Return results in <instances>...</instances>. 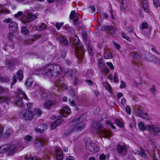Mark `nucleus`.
Returning a JSON list of instances; mask_svg holds the SVG:
<instances>
[{"label":"nucleus","instance_id":"20","mask_svg":"<svg viewBox=\"0 0 160 160\" xmlns=\"http://www.w3.org/2000/svg\"><path fill=\"white\" fill-rule=\"evenodd\" d=\"M54 104L52 101H47L44 103L43 106L45 108L49 109Z\"/></svg>","mask_w":160,"mask_h":160},{"label":"nucleus","instance_id":"1","mask_svg":"<svg viewBox=\"0 0 160 160\" xmlns=\"http://www.w3.org/2000/svg\"><path fill=\"white\" fill-rule=\"evenodd\" d=\"M45 76L48 77H56L60 74L62 69L61 66L57 64H49L43 68Z\"/></svg>","mask_w":160,"mask_h":160},{"label":"nucleus","instance_id":"19","mask_svg":"<svg viewBox=\"0 0 160 160\" xmlns=\"http://www.w3.org/2000/svg\"><path fill=\"white\" fill-rule=\"evenodd\" d=\"M9 28L10 31H15L17 30V25L15 22L11 23L9 25Z\"/></svg>","mask_w":160,"mask_h":160},{"label":"nucleus","instance_id":"7","mask_svg":"<svg viewBox=\"0 0 160 160\" xmlns=\"http://www.w3.org/2000/svg\"><path fill=\"white\" fill-rule=\"evenodd\" d=\"M38 15H35L32 14H29L28 15L22 19L23 23L27 25L30 22L33 21L37 18Z\"/></svg>","mask_w":160,"mask_h":160},{"label":"nucleus","instance_id":"64","mask_svg":"<svg viewBox=\"0 0 160 160\" xmlns=\"http://www.w3.org/2000/svg\"><path fill=\"white\" fill-rule=\"evenodd\" d=\"M39 159H37L36 156L30 157L27 159L26 160H39Z\"/></svg>","mask_w":160,"mask_h":160},{"label":"nucleus","instance_id":"24","mask_svg":"<svg viewBox=\"0 0 160 160\" xmlns=\"http://www.w3.org/2000/svg\"><path fill=\"white\" fill-rule=\"evenodd\" d=\"M57 156L56 160H62L63 157L62 155V152L59 150H58L57 151Z\"/></svg>","mask_w":160,"mask_h":160},{"label":"nucleus","instance_id":"6","mask_svg":"<svg viewBox=\"0 0 160 160\" xmlns=\"http://www.w3.org/2000/svg\"><path fill=\"white\" fill-rule=\"evenodd\" d=\"M146 130L150 132L155 136H158L159 132H160V128L155 124L146 125Z\"/></svg>","mask_w":160,"mask_h":160},{"label":"nucleus","instance_id":"52","mask_svg":"<svg viewBox=\"0 0 160 160\" xmlns=\"http://www.w3.org/2000/svg\"><path fill=\"white\" fill-rule=\"evenodd\" d=\"M15 104H16L18 107L22 106L23 104L22 101H17Z\"/></svg>","mask_w":160,"mask_h":160},{"label":"nucleus","instance_id":"4","mask_svg":"<svg viewBox=\"0 0 160 160\" xmlns=\"http://www.w3.org/2000/svg\"><path fill=\"white\" fill-rule=\"evenodd\" d=\"M19 150V149L15 145L8 144L0 147V154L8 151L10 154H12Z\"/></svg>","mask_w":160,"mask_h":160},{"label":"nucleus","instance_id":"21","mask_svg":"<svg viewBox=\"0 0 160 160\" xmlns=\"http://www.w3.org/2000/svg\"><path fill=\"white\" fill-rule=\"evenodd\" d=\"M55 83L57 87L60 88L62 89H66L67 88V87L66 86L63 85V82L62 81H56Z\"/></svg>","mask_w":160,"mask_h":160},{"label":"nucleus","instance_id":"53","mask_svg":"<svg viewBox=\"0 0 160 160\" xmlns=\"http://www.w3.org/2000/svg\"><path fill=\"white\" fill-rule=\"evenodd\" d=\"M113 80L114 82H115L117 83L119 82L118 77V73L117 72H115L114 73Z\"/></svg>","mask_w":160,"mask_h":160},{"label":"nucleus","instance_id":"40","mask_svg":"<svg viewBox=\"0 0 160 160\" xmlns=\"http://www.w3.org/2000/svg\"><path fill=\"white\" fill-rule=\"evenodd\" d=\"M148 24L146 22H143L140 28L142 29H145L148 26Z\"/></svg>","mask_w":160,"mask_h":160},{"label":"nucleus","instance_id":"61","mask_svg":"<svg viewBox=\"0 0 160 160\" xmlns=\"http://www.w3.org/2000/svg\"><path fill=\"white\" fill-rule=\"evenodd\" d=\"M35 131H36V132H39V133H42L44 132V129H41L40 128H37L35 129Z\"/></svg>","mask_w":160,"mask_h":160},{"label":"nucleus","instance_id":"55","mask_svg":"<svg viewBox=\"0 0 160 160\" xmlns=\"http://www.w3.org/2000/svg\"><path fill=\"white\" fill-rule=\"evenodd\" d=\"M152 47L151 48L153 52H155L156 53L158 54V55H160V53L158 52V51L156 49L155 46L153 45H152Z\"/></svg>","mask_w":160,"mask_h":160},{"label":"nucleus","instance_id":"48","mask_svg":"<svg viewBox=\"0 0 160 160\" xmlns=\"http://www.w3.org/2000/svg\"><path fill=\"white\" fill-rule=\"evenodd\" d=\"M150 155L152 156V160H158V159L156 158V155L155 154L154 151H153L152 152H150Z\"/></svg>","mask_w":160,"mask_h":160},{"label":"nucleus","instance_id":"31","mask_svg":"<svg viewBox=\"0 0 160 160\" xmlns=\"http://www.w3.org/2000/svg\"><path fill=\"white\" fill-rule=\"evenodd\" d=\"M143 110L142 108L141 107H140L138 108H136L135 110L138 115L140 116L143 112Z\"/></svg>","mask_w":160,"mask_h":160},{"label":"nucleus","instance_id":"35","mask_svg":"<svg viewBox=\"0 0 160 160\" xmlns=\"http://www.w3.org/2000/svg\"><path fill=\"white\" fill-rule=\"evenodd\" d=\"M104 57L106 59H111L112 58L111 54L108 52L105 53L104 55Z\"/></svg>","mask_w":160,"mask_h":160},{"label":"nucleus","instance_id":"46","mask_svg":"<svg viewBox=\"0 0 160 160\" xmlns=\"http://www.w3.org/2000/svg\"><path fill=\"white\" fill-rule=\"evenodd\" d=\"M121 35L122 37L128 41H130L131 40V39L128 36L126 35L124 32H122L121 33Z\"/></svg>","mask_w":160,"mask_h":160},{"label":"nucleus","instance_id":"42","mask_svg":"<svg viewBox=\"0 0 160 160\" xmlns=\"http://www.w3.org/2000/svg\"><path fill=\"white\" fill-rule=\"evenodd\" d=\"M24 139L27 141L30 142L32 140V137L28 135H26L24 137Z\"/></svg>","mask_w":160,"mask_h":160},{"label":"nucleus","instance_id":"5","mask_svg":"<svg viewBox=\"0 0 160 160\" xmlns=\"http://www.w3.org/2000/svg\"><path fill=\"white\" fill-rule=\"evenodd\" d=\"M82 122V118L81 117L74 119L73 122L74 127L72 131H79L83 130L85 128V125Z\"/></svg>","mask_w":160,"mask_h":160},{"label":"nucleus","instance_id":"12","mask_svg":"<svg viewBox=\"0 0 160 160\" xmlns=\"http://www.w3.org/2000/svg\"><path fill=\"white\" fill-rule=\"evenodd\" d=\"M101 30L111 32V33L113 35H114L115 32V30L113 29V28L112 26H104L102 27Z\"/></svg>","mask_w":160,"mask_h":160},{"label":"nucleus","instance_id":"49","mask_svg":"<svg viewBox=\"0 0 160 160\" xmlns=\"http://www.w3.org/2000/svg\"><path fill=\"white\" fill-rule=\"evenodd\" d=\"M106 123L110 126L112 129H115L116 127L113 125V123L110 121H107L106 122Z\"/></svg>","mask_w":160,"mask_h":160},{"label":"nucleus","instance_id":"39","mask_svg":"<svg viewBox=\"0 0 160 160\" xmlns=\"http://www.w3.org/2000/svg\"><path fill=\"white\" fill-rule=\"evenodd\" d=\"M88 50L89 53L91 56L93 55V52H92V48L91 45L88 44Z\"/></svg>","mask_w":160,"mask_h":160},{"label":"nucleus","instance_id":"54","mask_svg":"<svg viewBox=\"0 0 160 160\" xmlns=\"http://www.w3.org/2000/svg\"><path fill=\"white\" fill-rule=\"evenodd\" d=\"M140 155L142 157L144 158H146L147 157V155L145 152L143 150H142L141 152L139 153Z\"/></svg>","mask_w":160,"mask_h":160},{"label":"nucleus","instance_id":"2","mask_svg":"<svg viewBox=\"0 0 160 160\" xmlns=\"http://www.w3.org/2000/svg\"><path fill=\"white\" fill-rule=\"evenodd\" d=\"M73 43L76 45L75 53L80 61H82L84 58V48L79 43L78 37L75 35L73 38Z\"/></svg>","mask_w":160,"mask_h":160},{"label":"nucleus","instance_id":"57","mask_svg":"<svg viewBox=\"0 0 160 160\" xmlns=\"http://www.w3.org/2000/svg\"><path fill=\"white\" fill-rule=\"evenodd\" d=\"M12 79L13 81L11 83V87L15 83L17 82L16 77L15 75H14L12 77Z\"/></svg>","mask_w":160,"mask_h":160},{"label":"nucleus","instance_id":"50","mask_svg":"<svg viewBox=\"0 0 160 160\" xmlns=\"http://www.w3.org/2000/svg\"><path fill=\"white\" fill-rule=\"evenodd\" d=\"M76 13L75 11H72L70 15L69 16V18L70 19H72L75 16V15L76 14Z\"/></svg>","mask_w":160,"mask_h":160},{"label":"nucleus","instance_id":"45","mask_svg":"<svg viewBox=\"0 0 160 160\" xmlns=\"http://www.w3.org/2000/svg\"><path fill=\"white\" fill-rule=\"evenodd\" d=\"M121 35L122 37L128 41H130L131 40V39L128 36L126 35L124 32H122L121 33Z\"/></svg>","mask_w":160,"mask_h":160},{"label":"nucleus","instance_id":"17","mask_svg":"<svg viewBox=\"0 0 160 160\" xmlns=\"http://www.w3.org/2000/svg\"><path fill=\"white\" fill-rule=\"evenodd\" d=\"M33 38L32 39V40H27L24 42V44L27 45L28 44L32 43V42L35 39H38L41 38V36L39 35L36 34L33 36Z\"/></svg>","mask_w":160,"mask_h":160},{"label":"nucleus","instance_id":"43","mask_svg":"<svg viewBox=\"0 0 160 160\" xmlns=\"http://www.w3.org/2000/svg\"><path fill=\"white\" fill-rule=\"evenodd\" d=\"M104 87L106 90H107L110 92H111L112 91L111 87L108 84H105L104 85Z\"/></svg>","mask_w":160,"mask_h":160},{"label":"nucleus","instance_id":"44","mask_svg":"<svg viewBox=\"0 0 160 160\" xmlns=\"http://www.w3.org/2000/svg\"><path fill=\"white\" fill-rule=\"evenodd\" d=\"M149 91L152 94H155L156 92V89L154 85H153L152 87L150 88Z\"/></svg>","mask_w":160,"mask_h":160},{"label":"nucleus","instance_id":"28","mask_svg":"<svg viewBox=\"0 0 160 160\" xmlns=\"http://www.w3.org/2000/svg\"><path fill=\"white\" fill-rule=\"evenodd\" d=\"M21 31L25 35H28L30 33V31L28 30L26 27H23L22 28Z\"/></svg>","mask_w":160,"mask_h":160},{"label":"nucleus","instance_id":"33","mask_svg":"<svg viewBox=\"0 0 160 160\" xmlns=\"http://www.w3.org/2000/svg\"><path fill=\"white\" fill-rule=\"evenodd\" d=\"M17 75L18 79L20 80H21L23 78V77L22 71L21 70H19L17 72Z\"/></svg>","mask_w":160,"mask_h":160},{"label":"nucleus","instance_id":"36","mask_svg":"<svg viewBox=\"0 0 160 160\" xmlns=\"http://www.w3.org/2000/svg\"><path fill=\"white\" fill-rule=\"evenodd\" d=\"M133 58L136 59H138L140 58L141 57V54H139L137 52H135L133 55Z\"/></svg>","mask_w":160,"mask_h":160},{"label":"nucleus","instance_id":"26","mask_svg":"<svg viewBox=\"0 0 160 160\" xmlns=\"http://www.w3.org/2000/svg\"><path fill=\"white\" fill-rule=\"evenodd\" d=\"M138 127L140 130L142 131L146 130V125L144 126V123L142 122H140L138 124Z\"/></svg>","mask_w":160,"mask_h":160},{"label":"nucleus","instance_id":"13","mask_svg":"<svg viewBox=\"0 0 160 160\" xmlns=\"http://www.w3.org/2000/svg\"><path fill=\"white\" fill-rule=\"evenodd\" d=\"M47 140L43 138H38L35 142V144L38 146H42L44 144H45L47 142Z\"/></svg>","mask_w":160,"mask_h":160},{"label":"nucleus","instance_id":"11","mask_svg":"<svg viewBox=\"0 0 160 160\" xmlns=\"http://www.w3.org/2000/svg\"><path fill=\"white\" fill-rule=\"evenodd\" d=\"M100 133L104 137L109 138L111 136L112 132L109 130L104 129L99 131Z\"/></svg>","mask_w":160,"mask_h":160},{"label":"nucleus","instance_id":"16","mask_svg":"<svg viewBox=\"0 0 160 160\" xmlns=\"http://www.w3.org/2000/svg\"><path fill=\"white\" fill-rule=\"evenodd\" d=\"M57 40H58L60 43L65 45H69V42L68 40L62 36H60L58 37Z\"/></svg>","mask_w":160,"mask_h":160},{"label":"nucleus","instance_id":"63","mask_svg":"<svg viewBox=\"0 0 160 160\" xmlns=\"http://www.w3.org/2000/svg\"><path fill=\"white\" fill-rule=\"evenodd\" d=\"M42 72V69H37L35 71V73L36 74L39 75Z\"/></svg>","mask_w":160,"mask_h":160},{"label":"nucleus","instance_id":"59","mask_svg":"<svg viewBox=\"0 0 160 160\" xmlns=\"http://www.w3.org/2000/svg\"><path fill=\"white\" fill-rule=\"evenodd\" d=\"M126 112L129 114H130L131 113V110L130 106H127L126 108Z\"/></svg>","mask_w":160,"mask_h":160},{"label":"nucleus","instance_id":"9","mask_svg":"<svg viewBox=\"0 0 160 160\" xmlns=\"http://www.w3.org/2000/svg\"><path fill=\"white\" fill-rule=\"evenodd\" d=\"M60 113L62 117H66L71 113V110L69 107L65 106L61 110Z\"/></svg>","mask_w":160,"mask_h":160},{"label":"nucleus","instance_id":"51","mask_svg":"<svg viewBox=\"0 0 160 160\" xmlns=\"http://www.w3.org/2000/svg\"><path fill=\"white\" fill-rule=\"evenodd\" d=\"M139 116L144 119H146L148 118V115L147 113L143 112Z\"/></svg>","mask_w":160,"mask_h":160},{"label":"nucleus","instance_id":"30","mask_svg":"<svg viewBox=\"0 0 160 160\" xmlns=\"http://www.w3.org/2000/svg\"><path fill=\"white\" fill-rule=\"evenodd\" d=\"M115 122L120 127L122 128L124 126V123L118 119H115Z\"/></svg>","mask_w":160,"mask_h":160},{"label":"nucleus","instance_id":"22","mask_svg":"<svg viewBox=\"0 0 160 160\" xmlns=\"http://www.w3.org/2000/svg\"><path fill=\"white\" fill-rule=\"evenodd\" d=\"M142 6L144 10L146 12H148V7L147 1L146 0H142L141 2Z\"/></svg>","mask_w":160,"mask_h":160},{"label":"nucleus","instance_id":"29","mask_svg":"<svg viewBox=\"0 0 160 160\" xmlns=\"http://www.w3.org/2000/svg\"><path fill=\"white\" fill-rule=\"evenodd\" d=\"M84 74L86 76H88L91 77L93 76V73L92 70L91 69H88L86 72H85Z\"/></svg>","mask_w":160,"mask_h":160},{"label":"nucleus","instance_id":"41","mask_svg":"<svg viewBox=\"0 0 160 160\" xmlns=\"http://www.w3.org/2000/svg\"><path fill=\"white\" fill-rule=\"evenodd\" d=\"M115 48L118 50H119L121 48V46L120 45L114 41L112 42Z\"/></svg>","mask_w":160,"mask_h":160},{"label":"nucleus","instance_id":"37","mask_svg":"<svg viewBox=\"0 0 160 160\" xmlns=\"http://www.w3.org/2000/svg\"><path fill=\"white\" fill-rule=\"evenodd\" d=\"M9 81L10 79L8 77L0 78V81L2 82H8Z\"/></svg>","mask_w":160,"mask_h":160},{"label":"nucleus","instance_id":"56","mask_svg":"<svg viewBox=\"0 0 160 160\" xmlns=\"http://www.w3.org/2000/svg\"><path fill=\"white\" fill-rule=\"evenodd\" d=\"M107 65L112 70L114 69V67L112 63L110 62H107L106 63Z\"/></svg>","mask_w":160,"mask_h":160},{"label":"nucleus","instance_id":"38","mask_svg":"<svg viewBox=\"0 0 160 160\" xmlns=\"http://www.w3.org/2000/svg\"><path fill=\"white\" fill-rule=\"evenodd\" d=\"M34 113L35 115L39 116L42 114V112L40 109H36L34 110Z\"/></svg>","mask_w":160,"mask_h":160},{"label":"nucleus","instance_id":"62","mask_svg":"<svg viewBox=\"0 0 160 160\" xmlns=\"http://www.w3.org/2000/svg\"><path fill=\"white\" fill-rule=\"evenodd\" d=\"M22 14V11H19L17 13L14 14V16L15 18H18Z\"/></svg>","mask_w":160,"mask_h":160},{"label":"nucleus","instance_id":"18","mask_svg":"<svg viewBox=\"0 0 160 160\" xmlns=\"http://www.w3.org/2000/svg\"><path fill=\"white\" fill-rule=\"evenodd\" d=\"M62 121L61 118L58 119L56 120L51 125V128L52 129H54L58 125H59Z\"/></svg>","mask_w":160,"mask_h":160},{"label":"nucleus","instance_id":"8","mask_svg":"<svg viewBox=\"0 0 160 160\" xmlns=\"http://www.w3.org/2000/svg\"><path fill=\"white\" fill-rule=\"evenodd\" d=\"M23 118L26 120H30L32 118V113L29 110H25L22 112Z\"/></svg>","mask_w":160,"mask_h":160},{"label":"nucleus","instance_id":"60","mask_svg":"<svg viewBox=\"0 0 160 160\" xmlns=\"http://www.w3.org/2000/svg\"><path fill=\"white\" fill-rule=\"evenodd\" d=\"M121 84L120 87L121 88H125L126 87V85L124 81H122L121 82Z\"/></svg>","mask_w":160,"mask_h":160},{"label":"nucleus","instance_id":"3","mask_svg":"<svg viewBox=\"0 0 160 160\" xmlns=\"http://www.w3.org/2000/svg\"><path fill=\"white\" fill-rule=\"evenodd\" d=\"M86 148L88 152L92 153H97L100 150V147L91 139H88L86 142Z\"/></svg>","mask_w":160,"mask_h":160},{"label":"nucleus","instance_id":"25","mask_svg":"<svg viewBox=\"0 0 160 160\" xmlns=\"http://www.w3.org/2000/svg\"><path fill=\"white\" fill-rule=\"evenodd\" d=\"M121 4L120 5V8L122 10L125 9L127 7L126 0H121Z\"/></svg>","mask_w":160,"mask_h":160},{"label":"nucleus","instance_id":"32","mask_svg":"<svg viewBox=\"0 0 160 160\" xmlns=\"http://www.w3.org/2000/svg\"><path fill=\"white\" fill-rule=\"evenodd\" d=\"M72 20L74 24L75 25L77 24L78 22V21L79 19V15L78 14H76L75 16L72 18Z\"/></svg>","mask_w":160,"mask_h":160},{"label":"nucleus","instance_id":"10","mask_svg":"<svg viewBox=\"0 0 160 160\" xmlns=\"http://www.w3.org/2000/svg\"><path fill=\"white\" fill-rule=\"evenodd\" d=\"M15 94L18 95L21 100L24 99L25 100L28 99V97L26 94L21 89L17 88V91L15 93Z\"/></svg>","mask_w":160,"mask_h":160},{"label":"nucleus","instance_id":"27","mask_svg":"<svg viewBox=\"0 0 160 160\" xmlns=\"http://www.w3.org/2000/svg\"><path fill=\"white\" fill-rule=\"evenodd\" d=\"M98 64L100 68L102 69L104 68L105 65L103 62V59H102L100 58L98 60Z\"/></svg>","mask_w":160,"mask_h":160},{"label":"nucleus","instance_id":"14","mask_svg":"<svg viewBox=\"0 0 160 160\" xmlns=\"http://www.w3.org/2000/svg\"><path fill=\"white\" fill-rule=\"evenodd\" d=\"M117 149L118 152L119 153H122L123 152H124L123 155H126V152L127 151V148L126 146L118 145L117 147Z\"/></svg>","mask_w":160,"mask_h":160},{"label":"nucleus","instance_id":"47","mask_svg":"<svg viewBox=\"0 0 160 160\" xmlns=\"http://www.w3.org/2000/svg\"><path fill=\"white\" fill-rule=\"evenodd\" d=\"M63 22H57L56 24V27L58 30H59L61 27L63 26Z\"/></svg>","mask_w":160,"mask_h":160},{"label":"nucleus","instance_id":"23","mask_svg":"<svg viewBox=\"0 0 160 160\" xmlns=\"http://www.w3.org/2000/svg\"><path fill=\"white\" fill-rule=\"evenodd\" d=\"M46 28V25L42 23L41 25L38 26L36 27V29L37 30L39 31H42Z\"/></svg>","mask_w":160,"mask_h":160},{"label":"nucleus","instance_id":"34","mask_svg":"<svg viewBox=\"0 0 160 160\" xmlns=\"http://www.w3.org/2000/svg\"><path fill=\"white\" fill-rule=\"evenodd\" d=\"M153 3L154 6L156 8L160 7V1L159 0H153Z\"/></svg>","mask_w":160,"mask_h":160},{"label":"nucleus","instance_id":"15","mask_svg":"<svg viewBox=\"0 0 160 160\" xmlns=\"http://www.w3.org/2000/svg\"><path fill=\"white\" fill-rule=\"evenodd\" d=\"M51 93L48 91H46L41 94V97L42 100H48L50 98Z\"/></svg>","mask_w":160,"mask_h":160},{"label":"nucleus","instance_id":"58","mask_svg":"<svg viewBox=\"0 0 160 160\" xmlns=\"http://www.w3.org/2000/svg\"><path fill=\"white\" fill-rule=\"evenodd\" d=\"M64 28L65 30L67 31H70L72 29V28L68 25L65 26Z\"/></svg>","mask_w":160,"mask_h":160}]
</instances>
